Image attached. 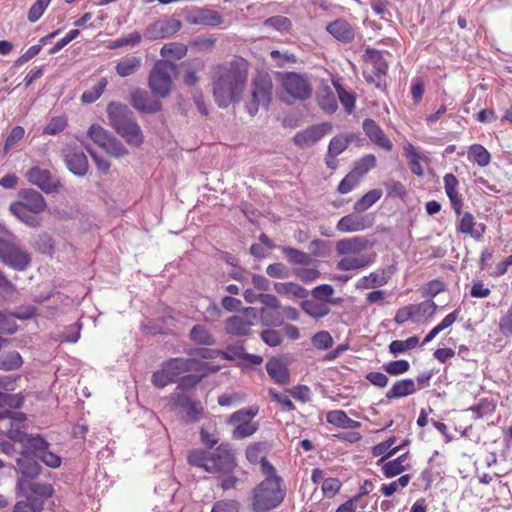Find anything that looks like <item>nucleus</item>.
<instances>
[{"mask_svg":"<svg viewBox=\"0 0 512 512\" xmlns=\"http://www.w3.org/2000/svg\"><path fill=\"white\" fill-rule=\"evenodd\" d=\"M248 78V63L243 58H235L214 68L212 92L219 107H228L239 101Z\"/></svg>","mask_w":512,"mask_h":512,"instance_id":"1","label":"nucleus"},{"mask_svg":"<svg viewBox=\"0 0 512 512\" xmlns=\"http://www.w3.org/2000/svg\"><path fill=\"white\" fill-rule=\"evenodd\" d=\"M371 246L372 243L365 236H353L339 240L335 246L336 253L344 257L337 262V269L340 271L358 270L374 263L375 253L362 254Z\"/></svg>","mask_w":512,"mask_h":512,"instance_id":"2","label":"nucleus"},{"mask_svg":"<svg viewBox=\"0 0 512 512\" xmlns=\"http://www.w3.org/2000/svg\"><path fill=\"white\" fill-rule=\"evenodd\" d=\"M265 479L255 488L253 508L255 511H267L277 507L285 497V488L280 476L271 463H263Z\"/></svg>","mask_w":512,"mask_h":512,"instance_id":"3","label":"nucleus"},{"mask_svg":"<svg viewBox=\"0 0 512 512\" xmlns=\"http://www.w3.org/2000/svg\"><path fill=\"white\" fill-rule=\"evenodd\" d=\"M188 462L209 473H230L236 466L235 456L228 445L221 444L213 452L201 449L188 455Z\"/></svg>","mask_w":512,"mask_h":512,"instance_id":"4","label":"nucleus"},{"mask_svg":"<svg viewBox=\"0 0 512 512\" xmlns=\"http://www.w3.org/2000/svg\"><path fill=\"white\" fill-rule=\"evenodd\" d=\"M107 114L111 126L129 145L138 147L143 143L142 130L126 105L111 102L107 106Z\"/></svg>","mask_w":512,"mask_h":512,"instance_id":"5","label":"nucleus"},{"mask_svg":"<svg viewBox=\"0 0 512 512\" xmlns=\"http://www.w3.org/2000/svg\"><path fill=\"white\" fill-rule=\"evenodd\" d=\"M272 77L266 72L257 73L251 81V99L246 103V110L255 116L260 108H267L272 100Z\"/></svg>","mask_w":512,"mask_h":512,"instance_id":"6","label":"nucleus"},{"mask_svg":"<svg viewBox=\"0 0 512 512\" xmlns=\"http://www.w3.org/2000/svg\"><path fill=\"white\" fill-rule=\"evenodd\" d=\"M176 70L177 65L173 62L159 60L155 63L148 77V86L155 97L169 96Z\"/></svg>","mask_w":512,"mask_h":512,"instance_id":"7","label":"nucleus"},{"mask_svg":"<svg viewBox=\"0 0 512 512\" xmlns=\"http://www.w3.org/2000/svg\"><path fill=\"white\" fill-rule=\"evenodd\" d=\"M283 89L282 100L305 101L312 95V83L305 75L297 72H283L278 74Z\"/></svg>","mask_w":512,"mask_h":512,"instance_id":"8","label":"nucleus"},{"mask_svg":"<svg viewBox=\"0 0 512 512\" xmlns=\"http://www.w3.org/2000/svg\"><path fill=\"white\" fill-rule=\"evenodd\" d=\"M87 134L96 145L110 156L120 158L128 154V150L122 142L98 124L91 125Z\"/></svg>","mask_w":512,"mask_h":512,"instance_id":"9","label":"nucleus"},{"mask_svg":"<svg viewBox=\"0 0 512 512\" xmlns=\"http://www.w3.org/2000/svg\"><path fill=\"white\" fill-rule=\"evenodd\" d=\"M258 320V309L245 308L242 313L229 317L225 321V331L233 336H248Z\"/></svg>","mask_w":512,"mask_h":512,"instance_id":"10","label":"nucleus"},{"mask_svg":"<svg viewBox=\"0 0 512 512\" xmlns=\"http://www.w3.org/2000/svg\"><path fill=\"white\" fill-rule=\"evenodd\" d=\"M0 261L14 270L24 271L30 265L31 258L16 240L5 246L0 243Z\"/></svg>","mask_w":512,"mask_h":512,"instance_id":"11","label":"nucleus"},{"mask_svg":"<svg viewBox=\"0 0 512 512\" xmlns=\"http://www.w3.org/2000/svg\"><path fill=\"white\" fill-rule=\"evenodd\" d=\"M333 126L329 122L312 125L305 130L297 132L293 137V142L299 148H307L314 145L325 135L331 133Z\"/></svg>","mask_w":512,"mask_h":512,"instance_id":"12","label":"nucleus"},{"mask_svg":"<svg viewBox=\"0 0 512 512\" xmlns=\"http://www.w3.org/2000/svg\"><path fill=\"white\" fill-rule=\"evenodd\" d=\"M181 27V21L176 18H162L146 27L144 37L150 40L167 38L178 32Z\"/></svg>","mask_w":512,"mask_h":512,"instance_id":"13","label":"nucleus"},{"mask_svg":"<svg viewBox=\"0 0 512 512\" xmlns=\"http://www.w3.org/2000/svg\"><path fill=\"white\" fill-rule=\"evenodd\" d=\"M9 419L10 424L7 431V436L14 441L24 442L26 433L25 420L26 415L23 412H12L10 410L0 411V420Z\"/></svg>","mask_w":512,"mask_h":512,"instance_id":"14","label":"nucleus"},{"mask_svg":"<svg viewBox=\"0 0 512 512\" xmlns=\"http://www.w3.org/2000/svg\"><path fill=\"white\" fill-rule=\"evenodd\" d=\"M372 226V218L368 215H360L358 212L343 216L336 224V229L341 233H352L366 230Z\"/></svg>","mask_w":512,"mask_h":512,"instance_id":"15","label":"nucleus"},{"mask_svg":"<svg viewBox=\"0 0 512 512\" xmlns=\"http://www.w3.org/2000/svg\"><path fill=\"white\" fill-rule=\"evenodd\" d=\"M63 153L66 167L71 173L79 177L86 175L89 164L84 152L76 148L68 147Z\"/></svg>","mask_w":512,"mask_h":512,"instance_id":"16","label":"nucleus"},{"mask_svg":"<svg viewBox=\"0 0 512 512\" xmlns=\"http://www.w3.org/2000/svg\"><path fill=\"white\" fill-rule=\"evenodd\" d=\"M326 31L339 42L348 44L354 41L355 27L344 18H338L326 26Z\"/></svg>","mask_w":512,"mask_h":512,"instance_id":"17","label":"nucleus"},{"mask_svg":"<svg viewBox=\"0 0 512 512\" xmlns=\"http://www.w3.org/2000/svg\"><path fill=\"white\" fill-rule=\"evenodd\" d=\"M26 176L31 184L38 186L46 193L54 192L58 187V181L53 179L47 169L33 167L26 173Z\"/></svg>","mask_w":512,"mask_h":512,"instance_id":"18","label":"nucleus"},{"mask_svg":"<svg viewBox=\"0 0 512 512\" xmlns=\"http://www.w3.org/2000/svg\"><path fill=\"white\" fill-rule=\"evenodd\" d=\"M131 105L142 113H155L161 110V103L146 90L137 89L131 94Z\"/></svg>","mask_w":512,"mask_h":512,"instance_id":"19","label":"nucleus"},{"mask_svg":"<svg viewBox=\"0 0 512 512\" xmlns=\"http://www.w3.org/2000/svg\"><path fill=\"white\" fill-rule=\"evenodd\" d=\"M363 131L366 136L378 147L391 151L393 144L391 140L385 135L384 131L372 119H365L362 124Z\"/></svg>","mask_w":512,"mask_h":512,"instance_id":"20","label":"nucleus"},{"mask_svg":"<svg viewBox=\"0 0 512 512\" xmlns=\"http://www.w3.org/2000/svg\"><path fill=\"white\" fill-rule=\"evenodd\" d=\"M18 494L23 497H31L29 493L38 496L37 498H49L53 494V487L47 483L28 482L25 479L17 480Z\"/></svg>","mask_w":512,"mask_h":512,"instance_id":"21","label":"nucleus"},{"mask_svg":"<svg viewBox=\"0 0 512 512\" xmlns=\"http://www.w3.org/2000/svg\"><path fill=\"white\" fill-rule=\"evenodd\" d=\"M404 155L408 160L410 170L416 176H423L424 169L422 163L429 164L430 159L427 155L419 152L414 145L407 143L403 147Z\"/></svg>","mask_w":512,"mask_h":512,"instance_id":"22","label":"nucleus"},{"mask_svg":"<svg viewBox=\"0 0 512 512\" xmlns=\"http://www.w3.org/2000/svg\"><path fill=\"white\" fill-rule=\"evenodd\" d=\"M457 229L459 232L468 234L472 238L479 240L483 237L486 226L483 223H477L471 213L465 212L459 220Z\"/></svg>","mask_w":512,"mask_h":512,"instance_id":"23","label":"nucleus"},{"mask_svg":"<svg viewBox=\"0 0 512 512\" xmlns=\"http://www.w3.org/2000/svg\"><path fill=\"white\" fill-rule=\"evenodd\" d=\"M187 21L194 25L218 26L222 23V17L216 11L209 9H197L187 16Z\"/></svg>","mask_w":512,"mask_h":512,"instance_id":"24","label":"nucleus"},{"mask_svg":"<svg viewBox=\"0 0 512 512\" xmlns=\"http://www.w3.org/2000/svg\"><path fill=\"white\" fill-rule=\"evenodd\" d=\"M174 405L186 411V418L189 421H198L203 413V407L200 403L191 401L184 394L177 393L173 395Z\"/></svg>","mask_w":512,"mask_h":512,"instance_id":"25","label":"nucleus"},{"mask_svg":"<svg viewBox=\"0 0 512 512\" xmlns=\"http://www.w3.org/2000/svg\"><path fill=\"white\" fill-rule=\"evenodd\" d=\"M170 372H172V377L176 381L183 373L196 371L199 369L201 363L192 358H173L165 362Z\"/></svg>","mask_w":512,"mask_h":512,"instance_id":"26","label":"nucleus"},{"mask_svg":"<svg viewBox=\"0 0 512 512\" xmlns=\"http://www.w3.org/2000/svg\"><path fill=\"white\" fill-rule=\"evenodd\" d=\"M457 187H458L457 178L451 173L446 174L444 176L445 192L451 202V206L454 209L455 213L457 215H461V210L463 207V200L457 190Z\"/></svg>","mask_w":512,"mask_h":512,"instance_id":"27","label":"nucleus"},{"mask_svg":"<svg viewBox=\"0 0 512 512\" xmlns=\"http://www.w3.org/2000/svg\"><path fill=\"white\" fill-rule=\"evenodd\" d=\"M268 375L278 384H288L290 382L289 370L281 360L273 358L266 363Z\"/></svg>","mask_w":512,"mask_h":512,"instance_id":"28","label":"nucleus"},{"mask_svg":"<svg viewBox=\"0 0 512 512\" xmlns=\"http://www.w3.org/2000/svg\"><path fill=\"white\" fill-rule=\"evenodd\" d=\"M418 388L413 379L406 378L396 381L386 393L387 399L402 398L414 394Z\"/></svg>","mask_w":512,"mask_h":512,"instance_id":"29","label":"nucleus"},{"mask_svg":"<svg viewBox=\"0 0 512 512\" xmlns=\"http://www.w3.org/2000/svg\"><path fill=\"white\" fill-rule=\"evenodd\" d=\"M142 66V58L139 56H125L121 58L116 66L115 71L120 77H128L135 74Z\"/></svg>","mask_w":512,"mask_h":512,"instance_id":"30","label":"nucleus"},{"mask_svg":"<svg viewBox=\"0 0 512 512\" xmlns=\"http://www.w3.org/2000/svg\"><path fill=\"white\" fill-rule=\"evenodd\" d=\"M274 290L289 298L305 299L308 296V290L295 282H277L274 284Z\"/></svg>","mask_w":512,"mask_h":512,"instance_id":"31","label":"nucleus"},{"mask_svg":"<svg viewBox=\"0 0 512 512\" xmlns=\"http://www.w3.org/2000/svg\"><path fill=\"white\" fill-rule=\"evenodd\" d=\"M15 204L22 205L24 208L29 209L33 213H40L46 208V202L43 196L34 190L25 191L23 200L16 202Z\"/></svg>","mask_w":512,"mask_h":512,"instance_id":"32","label":"nucleus"},{"mask_svg":"<svg viewBox=\"0 0 512 512\" xmlns=\"http://www.w3.org/2000/svg\"><path fill=\"white\" fill-rule=\"evenodd\" d=\"M436 309L437 305L430 300L423 301L419 304H410L412 321L415 323L424 322L436 312Z\"/></svg>","mask_w":512,"mask_h":512,"instance_id":"33","label":"nucleus"},{"mask_svg":"<svg viewBox=\"0 0 512 512\" xmlns=\"http://www.w3.org/2000/svg\"><path fill=\"white\" fill-rule=\"evenodd\" d=\"M409 466L408 454L405 453L396 459L384 463L382 466V472L386 478H392L403 473L409 468Z\"/></svg>","mask_w":512,"mask_h":512,"instance_id":"34","label":"nucleus"},{"mask_svg":"<svg viewBox=\"0 0 512 512\" xmlns=\"http://www.w3.org/2000/svg\"><path fill=\"white\" fill-rule=\"evenodd\" d=\"M357 136L354 133L338 134L334 136L328 145V152L331 156H338L342 154L349 144L353 142Z\"/></svg>","mask_w":512,"mask_h":512,"instance_id":"35","label":"nucleus"},{"mask_svg":"<svg viewBox=\"0 0 512 512\" xmlns=\"http://www.w3.org/2000/svg\"><path fill=\"white\" fill-rule=\"evenodd\" d=\"M18 470L21 473L22 477L20 479H35L39 476L42 468L41 466L34 460L28 457L18 458L17 461Z\"/></svg>","mask_w":512,"mask_h":512,"instance_id":"36","label":"nucleus"},{"mask_svg":"<svg viewBox=\"0 0 512 512\" xmlns=\"http://www.w3.org/2000/svg\"><path fill=\"white\" fill-rule=\"evenodd\" d=\"M301 308L314 319L323 318L330 313L329 305L316 299L302 301Z\"/></svg>","mask_w":512,"mask_h":512,"instance_id":"37","label":"nucleus"},{"mask_svg":"<svg viewBox=\"0 0 512 512\" xmlns=\"http://www.w3.org/2000/svg\"><path fill=\"white\" fill-rule=\"evenodd\" d=\"M278 309L261 308L258 310V319L265 327H279L283 324L284 318Z\"/></svg>","mask_w":512,"mask_h":512,"instance_id":"38","label":"nucleus"},{"mask_svg":"<svg viewBox=\"0 0 512 512\" xmlns=\"http://www.w3.org/2000/svg\"><path fill=\"white\" fill-rule=\"evenodd\" d=\"M190 339L199 345H213L215 344V338L211 334L210 330L201 324L192 327L189 333Z\"/></svg>","mask_w":512,"mask_h":512,"instance_id":"39","label":"nucleus"},{"mask_svg":"<svg viewBox=\"0 0 512 512\" xmlns=\"http://www.w3.org/2000/svg\"><path fill=\"white\" fill-rule=\"evenodd\" d=\"M334 294V288L329 284H322L319 286H316L312 290V296L314 299L319 300L323 303H326L327 305H338L342 302L341 298H332V295Z\"/></svg>","mask_w":512,"mask_h":512,"instance_id":"40","label":"nucleus"},{"mask_svg":"<svg viewBox=\"0 0 512 512\" xmlns=\"http://www.w3.org/2000/svg\"><path fill=\"white\" fill-rule=\"evenodd\" d=\"M365 58L368 63L373 65V71L376 77L379 78L386 73L388 66L379 51L367 49L365 51Z\"/></svg>","mask_w":512,"mask_h":512,"instance_id":"41","label":"nucleus"},{"mask_svg":"<svg viewBox=\"0 0 512 512\" xmlns=\"http://www.w3.org/2000/svg\"><path fill=\"white\" fill-rule=\"evenodd\" d=\"M10 211L20 221H22L23 223L30 227H36L40 223L38 217L36 216L37 213H33L29 209L24 208L22 205L12 203L10 205Z\"/></svg>","mask_w":512,"mask_h":512,"instance_id":"42","label":"nucleus"},{"mask_svg":"<svg viewBox=\"0 0 512 512\" xmlns=\"http://www.w3.org/2000/svg\"><path fill=\"white\" fill-rule=\"evenodd\" d=\"M383 193L380 189H372L364 194L354 204L355 212L361 213L372 207L381 197Z\"/></svg>","mask_w":512,"mask_h":512,"instance_id":"43","label":"nucleus"},{"mask_svg":"<svg viewBox=\"0 0 512 512\" xmlns=\"http://www.w3.org/2000/svg\"><path fill=\"white\" fill-rule=\"evenodd\" d=\"M246 458L250 463H260L263 473V463H270L265 457V448L261 443L250 444L246 449Z\"/></svg>","mask_w":512,"mask_h":512,"instance_id":"44","label":"nucleus"},{"mask_svg":"<svg viewBox=\"0 0 512 512\" xmlns=\"http://www.w3.org/2000/svg\"><path fill=\"white\" fill-rule=\"evenodd\" d=\"M24 442V449L31 450L36 457L50 447V443L40 435H26Z\"/></svg>","mask_w":512,"mask_h":512,"instance_id":"45","label":"nucleus"},{"mask_svg":"<svg viewBox=\"0 0 512 512\" xmlns=\"http://www.w3.org/2000/svg\"><path fill=\"white\" fill-rule=\"evenodd\" d=\"M318 104L327 113H334L338 108L336 96L330 89H324L318 95Z\"/></svg>","mask_w":512,"mask_h":512,"instance_id":"46","label":"nucleus"},{"mask_svg":"<svg viewBox=\"0 0 512 512\" xmlns=\"http://www.w3.org/2000/svg\"><path fill=\"white\" fill-rule=\"evenodd\" d=\"M43 509V501L37 497H26V500L18 501L13 512H40Z\"/></svg>","mask_w":512,"mask_h":512,"instance_id":"47","label":"nucleus"},{"mask_svg":"<svg viewBox=\"0 0 512 512\" xmlns=\"http://www.w3.org/2000/svg\"><path fill=\"white\" fill-rule=\"evenodd\" d=\"M283 254L292 264L308 265L311 262L309 254L292 247H282Z\"/></svg>","mask_w":512,"mask_h":512,"instance_id":"48","label":"nucleus"},{"mask_svg":"<svg viewBox=\"0 0 512 512\" xmlns=\"http://www.w3.org/2000/svg\"><path fill=\"white\" fill-rule=\"evenodd\" d=\"M376 161V157L373 154H366L356 161L352 172L361 179V177L376 166Z\"/></svg>","mask_w":512,"mask_h":512,"instance_id":"49","label":"nucleus"},{"mask_svg":"<svg viewBox=\"0 0 512 512\" xmlns=\"http://www.w3.org/2000/svg\"><path fill=\"white\" fill-rule=\"evenodd\" d=\"M107 86L106 78H101L95 85L89 90L83 92L81 99L84 103L90 104L95 102L103 94Z\"/></svg>","mask_w":512,"mask_h":512,"instance_id":"50","label":"nucleus"},{"mask_svg":"<svg viewBox=\"0 0 512 512\" xmlns=\"http://www.w3.org/2000/svg\"><path fill=\"white\" fill-rule=\"evenodd\" d=\"M23 364L21 355L14 351L0 358V370L12 371L19 369Z\"/></svg>","mask_w":512,"mask_h":512,"instance_id":"51","label":"nucleus"},{"mask_svg":"<svg viewBox=\"0 0 512 512\" xmlns=\"http://www.w3.org/2000/svg\"><path fill=\"white\" fill-rule=\"evenodd\" d=\"M495 408L496 406L493 403V401L487 398H483L479 401L478 404L469 407L467 411L475 413V418L480 419L483 418L484 416L492 415L495 411Z\"/></svg>","mask_w":512,"mask_h":512,"instance_id":"52","label":"nucleus"},{"mask_svg":"<svg viewBox=\"0 0 512 512\" xmlns=\"http://www.w3.org/2000/svg\"><path fill=\"white\" fill-rule=\"evenodd\" d=\"M172 374L173 373L170 372L166 363H164L160 370L153 373L151 381L154 386L158 388H163L168 384L175 382L174 378L172 377Z\"/></svg>","mask_w":512,"mask_h":512,"instance_id":"53","label":"nucleus"},{"mask_svg":"<svg viewBox=\"0 0 512 512\" xmlns=\"http://www.w3.org/2000/svg\"><path fill=\"white\" fill-rule=\"evenodd\" d=\"M160 54L164 58L181 59L187 54V47L180 43H168L161 48Z\"/></svg>","mask_w":512,"mask_h":512,"instance_id":"54","label":"nucleus"},{"mask_svg":"<svg viewBox=\"0 0 512 512\" xmlns=\"http://www.w3.org/2000/svg\"><path fill=\"white\" fill-rule=\"evenodd\" d=\"M257 413L258 409L253 407L238 410L230 416L228 423L236 426L240 423H245L246 421H252Z\"/></svg>","mask_w":512,"mask_h":512,"instance_id":"55","label":"nucleus"},{"mask_svg":"<svg viewBox=\"0 0 512 512\" xmlns=\"http://www.w3.org/2000/svg\"><path fill=\"white\" fill-rule=\"evenodd\" d=\"M410 479L411 476L409 474L402 475L397 480L389 484H383L380 491L384 496L390 497L398 490L399 487H406L409 484Z\"/></svg>","mask_w":512,"mask_h":512,"instance_id":"56","label":"nucleus"},{"mask_svg":"<svg viewBox=\"0 0 512 512\" xmlns=\"http://www.w3.org/2000/svg\"><path fill=\"white\" fill-rule=\"evenodd\" d=\"M263 25L268 28L275 29L279 32H287L291 28V20L284 16H273L270 18H267Z\"/></svg>","mask_w":512,"mask_h":512,"instance_id":"57","label":"nucleus"},{"mask_svg":"<svg viewBox=\"0 0 512 512\" xmlns=\"http://www.w3.org/2000/svg\"><path fill=\"white\" fill-rule=\"evenodd\" d=\"M258 429V424L253 421H246L235 426L232 436L234 439H243L253 435Z\"/></svg>","mask_w":512,"mask_h":512,"instance_id":"58","label":"nucleus"},{"mask_svg":"<svg viewBox=\"0 0 512 512\" xmlns=\"http://www.w3.org/2000/svg\"><path fill=\"white\" fill-rule=\"evenodd\" d=\"M469 155L482 167L488 165L491 159L490 153L483 146L478 144H474L469 148Z\"/></svg>","mask_w":512,"mask_h":512,"instance_id":"59","label":"nucleus"},{"mask_svg":"<svg viewBox=\"0 0 512 512\" xmlns=\"http://www.w3.org/2000/svg\"><path fill=\"white\" fill-rule=\"evenodd\" d=\"M383 368L388 374L397 376L408 372L410 364L407 360H395L385 364Z\"/></svg>","mask_w":512,"mask_h":512,"instance_id":"60","label":"nucleus"},{"mask_svg":"<svg viewBox=\"0 0 512 512\" xmlns=\"http://www.w3.org/2000/svg\"><path fill=\"white\" fill-rule=\"evenodd\" d=\"M312 345L320 350L328 349L333 345V338L327 331L316 333L311 339Z\"/></svg>","mask_w":512,"mask_h":512,"instance_id":"61","label":"nucleus"},{"mask_svg":"<svg viewBox=\"0 0 512 512\" xmlns=\"http://www.w3.org/2000/svg\"><path fill=\"white\" fill-rule=\"evenodd\" d=\"M51 0H36L28 11V20L32 23L38 21Z\"/></svg>","mask_w":512,"mask_h":512,"instance_id":"62","label":"nucleus"},{"mask_svg":"<svg viewBox=\"0 0 512 512\" xmlns=\"http://www.w3.org/2000/svg\"><path fill=\"white\" fill-rule=\"evenodd\" d=\"M66 126L67 120L65 117H54L46 125V127L43 130V133L46 135H56L59 132L63 131Z\"/></svg>","mask_w":512,"mask_h":512,"instance_id":"63","label":"nucleus"},{"mask_svg":"<svg viewBox=\"0 0 512 512\" xmlns=\"http://www.w3.org/2000/svg\"><path fill=\"white\" fill-rule=\"evenodd\" d=\"M260 337L262 341L270 347L279 346L283 341L281 333L274 329H266L262 331Z\"/></svg>","mask_w":512,"mask_h":512,"instance_id":"64","label":"nucleus"}]
</instances>
